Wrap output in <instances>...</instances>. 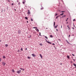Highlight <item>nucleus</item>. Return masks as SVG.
<instances>
[{
	"instance_id": "a19ab883",
	"label": "nucleus",
	"mask_w": 76,
	"mask_h": 76,
	"mask_svg": "<svg viewBox=\"0 0 76 76\" xmlns=\"http://www.w3.org/2000/svg\"><path fill=\"white\" fill-rule=\"evenodd\" d=\"M12 5H13V3L12 4Z\"/></svg>"
},
{
	"instance_id": "7c9ffc66",
	"label": "nucleus",
	"mask_w": 76,
	"mask_h": 76,
	"mask_svg": "<svg viewBox=\"0 0 76 76\" xmlns=\"http://www.w3.org/2000/svg\"><path fill=\"white\" fill-rule=\"evenodd\" d=\"M75 19H74L73 20V21H75Z\"/></svg>"
},
{
	"instance_id": "f8f14e48",
	"label": "nucleus",
	"mask_w": 76,
	"mask_h": 76,
	"mask_svg": "<svg viewBox=\"0 0 76 76\" xmlns=\"http://www.w3.org/2000/svg\"><path fill=\"white\" fill-rule=\"evenodd\" d=\"M45 38H46L47 39H48V37H47L46 36H44Z\"/></svg>"
},
{
	"instance_id": "ea45409f",
	"label": "nucleus",
	"mask_w": 76,
	"mask_h": 76,
	"mask_svg": "<svg viewBox=\"0 0 76 76\" xmlns=\"http://www.w3.org/2000/svg\"><path fill=\"white\" fill-rule=\"evenodd\" d=\"M59 41H61V40L60 39H59L58 40Z\"/></svg>"
},
{
	"instance_id": "a878e982",
	"label": "nucleus",
	"mask_w": 76,
	"mask_h": 76,
	"mask_svg": "<svg viewBox=\"0 0 76 76\" xmlns=\"http://www.w3.org/2000/svg\"><path fill=\"white\" fill-rule=\"evenodd\" d=\"M22 70H23V71H24V70H25V69L22 68Z\"/></svg>"
},
{
	"instance_id": "f03ea898",
	"label": "nucleus",
	"mask_w": 76,
	"mask_h": 76,
	"mask_svg": "<svg viewBox=\"0 0 76 76\" xmlns=\"http://www.w3.org/2000/svg\"><path fill=\"white\" fill-rule=\"evenodd\" d=\"M21 32V31H20V30H18V33L19 34H20Z\"/></svg>"
},
{
	"instance_id": "6e6552de",
	"label": "nucleus",
	"mask_w": 76,
	"mask_h": 76,
	"mask_svg": "<svg viewBox=\"0 0 76 76\" xmlns=\"http://www.w3.org/2000/svg\"><path fill=\"white\" fill-rule=\"evenodd\" d=\"M67 57L68 58V59H70V56H67Z\"/></svg>"
},
{
	"instance_id": "393cba45",
	"label": "nucleus",
	"mask_w": 76,
	"mask_h": 76,
	"mask_svg": "<svg viewBox=\"0 0 76 76\" xmlns=\"http://www.w3.org/2000/svg\"><path fill=\"white\" fill-rule=\"evenodd\" d=\"M64 14V13H63L61 14H60V15H63Z\"/></svg>"
},
{
	"instance_id": "0e129e2a",
	"label": "nucleus",
	"mask_w": 76,
	"mask_h": 76,
	"mask_svg": "<svg viewBox=\"0 0 76 76\" xmlns=\"http://www.w3.org/2000/svg\"><path fill=\"white\" fill-rule=\"evenodd\" d=\"M45 40H47V39H45Z\"/></svg>"
},
{
	"instance_id": "0eeeda50",
	"label": "nucleus",
	"mask_w": 76,
	"mask_h": 76,
	"mask_svg": "<svg viewBox=\"0 0 76 76\" xmlns=\"http://www.w3.org/2000/svg\"><path fill=\"white\" fill-rule=\"evenodd\" d=\"M35 30H36L37 32H39V30L38 29H35Z\"/></svg>"
},
{
	"instance_id": "dca6fc26",
	"label": "nucleus",
	"mask_w": 76,
	"mask_h": 76,
	"mask_svg": "<svg viewBox=\"0 0 76 76\" xmlns=\"http://www.w3.org/2000/svg\"><path fill=\"white\" fill-rule=\"evenodd\" d=\"M12 72H13V73L15 72V70H14V69L12 70Z\"/></svg>"
},
{
	"instance_id": "aec40b11",
	"label": "nucleus",
	"mask_w": 76,
	"mask_h": 76,
	"mask_svg": "<svg viewBox=\"0 0 76 76\" xmlns=\"http://www.w3.org/2000/svg\"><path fill=\"white\" fill-rule=\"evenodd\" d=\"M73 65L74 66H75V67H76V64H73Z\"/></svg>"
},
{
	"instance_id": "c03bdc74",
	"label": "nucleus",
	"mask_w": 76,
	"mask_h": 76,
	"mask_svg": "<svg viewBox=\"0 0 76 76\" xmlns=\"http://www.w3.org/2000/svg\"><path fill=\"white\" fill-rule=\"evenodd\" d=\"M61 12H64V11H61Z\"/></svg>"
},
{
	"instance_id": "1a4fd4ad",
	"label": "nucleus",
	"mask_w": 76,
	"mask_h": 76,
	"mask_svg": "<svg viewBox=\"0 0 76 76\" xmlns=\"http://www.w3.org/2000/svg\"><path fill=\"white\" fill-rule=\"evenodd\" d=\"M40 57H41V58H42V55H41V54H40Z\"/></svg>"
},
{
	"instance_id": "58836bf2",
	"label": "nucleus",
	"mask_w": 76,
	"mask_h": 76,
	"mask_svg": "<svg viewBox=\"0 0 76 76\" xmlns=\"http://www.w3.org/2000/svg\"><path fill=\"white\" fill-rule=\"evenodd\" d=\"M1 61V58H0V61Z\"/></svg>"
},
{
	"instance_id": "864d4df0",
	"label": "nucleus",
	"mask_w": 76,
	"mask_h": 76,
	"mask_svg": "<svg viewBox=\"0 0 76 76\" xmlns=\"http://www.w3.org/2000/svg\"><path fill=\"white\" fill-rule=\"evenodd\" d=\"M70 36V35H69V37Z\"/></svg>"
},
{
	"instance_id": "09e8293b",
	"label": "nucleus",
	"mask_w": 76,
	"mask_h": 76,
	"mask_svg": "<svg viewBox=\"0 0 76 76\" xmlns=\"http://www.w3.org/2000/svg\"><path fill=\"white\" fill-rule=\"evenodd\" d=\"M27 23H28V21H27Z\"/></svg>"
},
{
	"instance_id": "5fc2aeb1",
	"label": "nucleus",
	"mask_w": 76,
	"mask_h": 76,
	"mask_svg": "<svg viewBox=\"0 0 76 76\" xmlns=\"http://www.w3.org/2000/svg\"><path fill=\"white\" fill-rule=\"evenodd\" d=\"M67 24V23H68V22H67V23H66Z\"/></svg>"
},
{
	"instance_id": "680f3d73",
	"label": "nucleus",
	"mask_w": 76,
	"mask_h": 76,
	"mask_svg": "<svg viewBox=\"0 0 76 76\" xmlns=\"http://www.w3.org/2000/svg\"><path fill=\"white\" fill-rule=\"evenodd\" d=\"M1 41L0 40V42H1Z\"/></svg>"
},
{
	"instance_id": "c756f323",
	"label": "nucleus",
	"mask_w": 76,
	"mask_h": 76,
	"mask_svg": "<svg viewBox=\"0 0 76 76\" xmlns=\"http://www.w3.org/2000/svg\"><path fill=\"white\" fill-rule=\"evenodd\" d=\"M39 36H41V33L39 32Z\"/></svg>"
},
{
	"instance_id": "423d86ee",
	"label": "nucleus",
	"mask_w": 76,
	"mask_h": 76,
	"mask_svg": "<svg viewBox=\"0 0 76 76\" xmlns=\"http://www.w3.org/2000/svg\"><path fill=\"white\" fill-rule=\"evenodd\" d=\"M26 1L25 0H23V3L24 4H25V3Z\"/></svg>"
},
{
	"instance_id": "49530a36",
	"label": "nucleus",
	"mask_w": 76,
	"mask_h": 76,
	"mask_svg": "<svg viewBox=\"0 0 76 76\" xmlns=\"http://www.w3.org/2000/svg\"><path fill=\"white\" fill-rule=\"evenodd\" d=\"M73 60H74V61H75V59H74Z\"/></svg>"
},
{
	"instance_id": "f3484780",
	"label": "nucleus",
	"mask_w": 76,
	"mask_h": 76,
	"mask_svg": "<svg viewBox=\"0 0 76 76\" xmlns=\"http://www.w3.org/2000/svg\"><path fill=\"white\" fill-rule=\"evenodd\" d=\"M59 16H57V17H56V19H57L58 18V17H59Z\"/></svg>"
},
{
	"instance_id": "f704fd0d",
	"label": "nucleus",
	"mask_w": 76,
	"mask_h": 76,
	"mask_svg": "<svg viewBox=\"0 0 76 76\" xmlns=\"http://www.w3.org/2000/svg\"><path fill=\"white\" fill-rule=\"evenodd\" d=\"M72 29H75V28H74L73 27L72 28Z\"/></svg>"
},
{
	"instance_id": "79ce46f5",
	"label": "nucleus",
	"mask_w": 76,
	"mask_h": 76,
	"mask_svg": "<svg viewBox=\"0 0 76 76\" xmlns=\"http://www.w3.org/2000/svg\"><path fill=\"white\" fill-rule=\"evenodd\" d=\"M18 4H20V2L18 3Z\"/></svg>"
},
{
	"instance_id": "7ed1b4c3",
	"label": "nucleus",
	"mask_w": 76,
	"mask_h": 76,
	"mask_svg": "<svg viewBox=\"0 0 76 76\" xmlns=\"http://www.w3.org/2000/svg\"><path fill=\"white\" fill-rule=\"evenodd\" d=\"M2 64L3 65V66H5V65H6V63H5V62H2Z\"/></svg>"
},
{
	"instance_id": "20e7f679",
	"label": "nucleus",
	"mask_w": 76,
	"mask_h": 76,
	"mask_svg": "<svg viewBox=\"0 0 76 76\" xmlns=\"http://www.w3.org/2000/svg\"><path fill=\"white\" fill-rule=\"evenodd\" d=\"M31 55L32 56H33L34 57H36V55H34V54H33Z\"/></svg>"
},
{
	"instance_id": "8fccbe9b",
	"label": "nucleus",
	"mask_w": 76,
	"mask_h": 76,
	"mask_svg": "<svg viewBox=\"0 0 76 76\" xmlns=\"http://www.w3.org/2000/svg\"><path fill=\"white\" fill-rule=\"evenodd\" d=\"M2 12H3V10H2Z\"/></svg>"
},
{
	"instance_id": "9d476101",
	"label": "nucleus",
	"mask_w": 76,
	"mask_h": 76,
	"mask_svg": "<svg viewBox=\"0 0 76 76\" xmlns=\"http://www.w3.org/2000/svg\"><path fill=\"white\" fill-rule=\"evenodd\" d=\"M47 42L48 43V44H51V43H50V42H48L47 41V40H46Z\"/></svg>"
},
{
	"instance_id": "c85d7f7f",
	"label": "nucleus",
	"mask_w": 76,
	"mask_h": 76,
	"mask_svg": "<svg viewBox=\"0 0 76 76\" xmlns=\"http://www.w3.org/2000/svg\"><path fill=\"white\" fill-rule=\"evenodd\" d=\"M68 30H70V27H68Z\"/></svg>"
},
{
	"instance_id": "473e14b6",
	"label": "nucleus",
	"mask_w": 76,
	"mask_h": 76,
	"mask_svg": "<svg viewBox=\"0 0 76 76\" xmlns=\"http://www.w3.org/2000/svg\"><path fill=\"white\" fill-rule=\"evenodd\" d=\"M52 44L53 45H55V44L54 43H53Z\"/></svg>"
},
{
	"instance_id": "ddd939ff",
	"label": "nucleus",
	"mask_w": 76,
	"mask_h": 76,
	"mask_svg": "<svg viewBox=\"0 0 76 76\" xmlns=\"http://www.w3.org/2000/svg\"><path fill=\"white\" fill-rule=\"evenodd\" d=\"M28 58H29V59H31V57H29V56L27 57Z\"/></svg>"
},
{
	"instance_id": "e2e57ef3",
	"label": "nucleus",
	"mask_w": 76,
	"mask_h": 76,
	"mask_svg": "<svg viewBox=\"0 0 76 76\" xmlns=\"http://www.w3.org/2000/svg\"><path fill=\"white\" fill-rule=\"evenodd\" d=\"M74 35L73 34V36Z\"/></svg>"
},
{
	"instance_id": "6ab92c4d",
	"label": "nucleus",
	"mask_w": 76,
	"mask_h": 76,
	"mask_svg": "<svg viewBox=\"0 0 76 76\" xmlns=\"http://www.w3.org/2000/svg\"><path fill=\"white\" fill-rule=\"evenodd\" d=\"M5 46L7 47L8 46V45L7 44H6L5 45Z\"/></svg>"
},
{
	"instance_id": "4468645a",
	"label": "nucleus",
	"mask_w": 76,
	"mask_h": 76,
	"mask_svg": "<svg viewBox=\"0 0 76 76\" xmlns=\"http://www.w3.org/2000/svg\"><path fill=\"white\" fill-rule=\"evenodd\" d=\"M50 38H53V36L52 35H50Z\"/></svg>"
},
{
	"instance_id": "2f4dec72",
	"label": "nucleus",
	"mask_w": 76,
	"mask_h": 76,
	"mask_svg": "<svg viewBox=\"0 0 76 76\" xmlns=\"http://www.w3.org/2000/svg\"><path fill=\"white\" fill-rule=\"evenodd\" d=\"M55 28H57V26H55Z\"/></svg>"
},
{
	"instance_id": "bf43d9fd",
	"label": "nucleus",
	"mask_w": 76,
	"mask_h": 76,
	"mask_svg": "<svg viewBox=\"0 0 76 76\" xmlns=\"http://www.w3.org/2000/svg\"><path fill=\"white\" fill-rule=\"evenodd\" d=\"M46 29H47L48 28H46Z\"/></svg>"
},
{
	"instance_id": "4be33fe9",
	"label": "nucleus",
	"mask_w": 76,
	"mask_h": 76,
	"mask_svg": "<svg viewBox=\"0 0 76 76\" xmlns=\"http://www.w3.org/2000/svg\"><path fill=\"white\" fill-rule=\"evenodd\" d=\"M31 21H33V19H32V18H31Z\"/></svg>"
},
{
	"instance_id": "5701e85b",
	"label": "nucleus",
	"mask_w": 76,
	"mask_h": 76,
	"mask_svg": "<svg viewBox=\"0 0 76 76\" xmlns=\"http://www.w3.org/2000/svg\"><path fill=\"white\" fill-rule=\"evenodd\" d=\"M66 41L67 43H68V44H70V43H69V42H68V41H67L66 40Z\"/></svg>"
},
{
	"instance_id": "9b49d317",
	"label": "nucleus",
	"mask_w": 76,
	"mask_h": 76,
	"mask_svg": "<svg viewBox=\"0 0 76 76\" xmlns=\"http://www.w3.org/2000/svg\"><path fill=\"white\" fill-rule=\"evenodd\" d=\"M65 16H66V15H64V16H63L62 17V18H64V17H65Z\"/></svg>"
},
{
	"instance_id": "f257e3e1",
	"label": "nucleus",
	"mask_w": 76,
	"mask_h": 76,
	"mask_svg": "<svg viewBox=\"0 0 76 76\" xmlns=\"http://www.w3.org/2000/svg\"><path fill=\"white\" fill-rule=\"evenodd\" d=\"M20 72H21V70H20L17 71V73H18V74L19 73H20Z\"/></svg>"
},
{
	"instance_id": "603ef678",
	"label": "nucleus",
	"mask_w": 76,
	"mask_h": 76,
	"mask_svg": "<svg viewBox=\"0 0 76 76\" xmlns=\"http://www.w3.org/2000/svg\"><path fill=\"white\" fill-rule=\"evenodd\" d=\"M66 21H67V20H66Z\"/></svg>"
},
{
	"instance_id": "6e6d98bb",
	"label": "nucleus",
	"mask_w": 76,
	"mask_h": 76,
	"mask_svg": "<svg viewBox=\"0 0 76 76\" xmlns=\"http://www.w3.org/2000/svg\"><path fill=\"white\" fill-rule=\"evenodd\" d=\"M67 27H69V26H67Z\"/></svg>"
},
{
	"instance_id": "a18cd8bd",
	"label": "nucleus",
	"mask_w": 76,
	"mask_h": 76,
	"mask_svg": "<svg viewBox=\"0 0 76 76\" xmlns=\"http://www.w3.org/2000/svg\"><path fill=\"white\" fill-rule=\"evenodd\" d=\"M61 28H62V26H61Z\"/></svg>"
},
{
	"instance_id": "13d9d810",
	"label": "nucleus",
	"mask_w": 76,
	"mask_h": 76,
	"mask_svg": "<svg viewBox=\"0 0 76 76\" xmlns=\"http://www.w3.org/2000/svg\"><path fill=\"white\" fill-rule=\"evenodd\" d=\"M9 1V2H10V1Z\"/></svg>"
},
{
	"instance_id": "bb28decb",
	"label": "nucleus",
	"mask_w": 76,
	"mask_h": 76,
	"mask_svg": "<svg viewBox=\"0 0 76 76\" xmlns=\"http://www.w3.org/2000/svg\"><path fill=\"white\" fill-rule=\"evenodd\" d=\"M21 51H23V49H22V48H21Z\"/></svg>"
},
{
	"instance_id": "e433bc0d",
	"label": "nucleus",
	"mask_w": 76,
	"mask_h": 76,
	"mask_svg": "<svg viewBox=\"0 0 76 76\" xmlns=\"http://www.w3.org/2000/svg\"><path fill=\"white\" fill-rule=\"evenodd\" d=\"M41 10H42V9H43V8H41Z\"/></svg>"
},
{
	"instance_id": "37998d69",
	"label": "nucleus",
	"mask_w": 76,
	"mask_h": 76,
	"mask_svg": "<svg viewBox=\"0 0 76 76\" xmlns=\"http://www.w3.org/2000/svg\"><path fill=\"white\" fill-rule=\"evenodd\" d=\"M20 69L21 70H22V68H20Z\"/></svg>"
},
{
	"instance_id": "2eb2a0df",
	"label": "nucleus",
	"mask_w": 76,
	"mask_h": 76,
	"mask_svg": "<svg viewBox=\"0 0 76 76\" xmlns=\"http://www.w3.org/2000/svg\"><path fill=\"white\" fill-rule=\"evenodd\" d=\"M3 58H6V56H3Z\"/></svg>"
},
{
	"instance_id": "39448f33",
	"label": "nucleus",
	"mask_w": 76,
	"mask_h": 76,
	"mask_svg": "<svg viewBox=\"0 0 76 76\" xmlns=\"http://www.w3.org/2000/svg\"><path fill=\"white\" fill-rule=\"evenodd\" d=\"M30 11H29V10H28V15H30Z\"/></svg>"
},
{
	"instance_id": "052dcab7",
	"label": "nucleus",
	"mask_w": 76,
	"mask_h": 76,
	"mask_svg": "<svg viewBox=\"0 0 76 76\" xmlns=\"http://www.w3.org/2000/svg\"><path fill=\"white\" fill-rule=\"evenodd\" d=\"M60 64H62V63Z\"/></svg>"
},
{
	"instance_id": "de8ad7c7",
	"label": "nucleus",
	"mask_w": 76,
	"mask_h": 76,
	"mask_svg": "<svg viewBox=\"0 0 76 76\" xmlns=\"http://www.w3.org/2000/svg\"><path fill=\"white\" fill-rule=\"evenodd\" d=\"M56 31H58V29H56Z\"/></svg>"
},
{
	"instance_id": "cd10ccee",
	"label": "nucleus",
	"mask_w": 76,
	"mask_h": 76,
	"mask_svg": "<svg viewBox=\"0 0 76 76\" xmlns=\"http://www.w3.org/2000/svg\"><path fill=\"white\" fill-rule=\"evenodd\" d=\"M55 26V22L54 23V26Z\"/></svg>"
},
{
	"instance_id": "412c9836",
	"label": "nucleus",
	"mask_w": 76,
	"mask_h": 76,
	"mask_svg": "<svg viewBox=\"0 0 76 76\" xmlns=\"http://www.w3.org/2000/svg\"><path fill=\"white\" fill-rule=\"evenodd\" d=\"M40 45H41V46H42V44L41 43H40L39 44Z\"/></svg>"
},
{
	"instance_id": "4c0bfd02",
	"label": "nucleus",
	"mask_w": 76,
	"mask_h": 76,
	"mask_svg": "<svg viewBox=\"0 0 76 76\" xmlns=\"http://www.w3.org/2000/svg\"><path fill=\"white\" fill-rule=\"evenodd\" d=\"M17 51H18V52H19V50H18Z\"/></svg>"
},
{
	"instance_id": "72a5a7b5",
	"label": "nucleus",
	"mask_w": 76,
	"mask_h": 76,
	"mask_svg": "<svg viewBox=\"0 0 76 76\" xmlns=\"http://www.w3.org/2000/svg\"><path fill=\"white\" fill-rule=\"evenodd\" d=\"M72 56H75V55H74V54H72Z\"/></svg>"
},
{
	"instance_id": "c9c22d12",
	"label": "nucleus",
	"mask_w": 76,
	"mask_h": 76,
	"mask_svg": "<svg viewBox=\"0 0 76 76\" xmlns=\"http://www.w3.org/2000/svg\"><path fill=\"white\" fill-rule=\"evenodd\" d=\"M57 14H56L55 16H57Z\"/></svg>"
},
{
	"instance_id": "a211bd4d",
	"label": "nucleus",
	"mask_w": 76,
	"mask_h": 76,
	"mask_svg": "<svg viewBox=\"0 0 76 76\" xmlns=\"http://www.w3.org/2000/svg\"><path fill=\"white\" fill-rule=\"evenodd\" d=\"M25 19H26L27 20H28V18L27 17H25Z\"/></svg>"
},
{
	"instance_id": "4d7b16f0",
	"label": "nucleus",
	"mask_w": 76,
	"mask_h": 76,
	"mask_svg": "<svg viewBox=\"0 0 76 76\" xmlns=\"http://www.w3.org/2000/svg\"><path fill=\"white\" fill-rule=\"evenodd\" d=\"M26 50H27V48H26Z\"/></svg>"
},
{
	"instance_id": "3c124183",
	"label": "nucleus",
	"mask_w": 76,
	"mask_h": 76,
	"mask_svg": "<svg viewBox=\"0 0 76 76\" xmlns=\"http://www.w3.org/2000/svg\"><path fill=\"white\" fill-rule=\"evenodd\" d=\"M69 18H67V19L66 20H67V19H68Z\"/></svg>"
},
{
	"instance_id": "b1692460",
	"label": "nucleus",
	"mask_w": 76,
	"mask_h": 76,
	"mask_svg": "<svg viewBox=\"0 0 76 76\" xmlns=\"http://www.w3.org/2000/svg\"><path fill=\"white\" fill-rule=\"evenodd\" d=\"M33 28H35L36 29H37V28L34 27H33Z\"/></svg>"
}]
</instances>
